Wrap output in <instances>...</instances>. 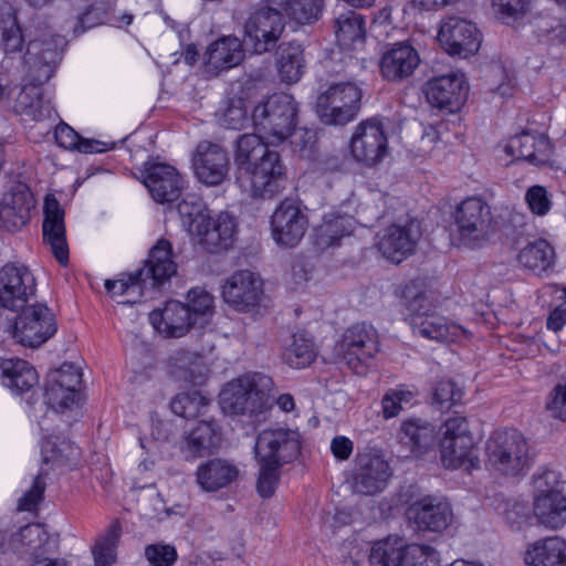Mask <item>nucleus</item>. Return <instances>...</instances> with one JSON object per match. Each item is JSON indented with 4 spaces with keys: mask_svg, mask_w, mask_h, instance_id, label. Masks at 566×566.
Wrapping results in <instances>:
<instances>
[{
    "mask_svg": "<svg viewBox=\"0 0 566 566\" xmlns=\"http://www.w3.org/2000/svg\"><path fill=\"white\" fill-rule=\"evenodd\" d=\"M27 304L15 311L20 313L14 318L12 334L23 346L39 347L56 333L55 316L44 304Z\"/></svg>",
    "mask_w": 566,
    "mask_h": 566,
    "instance_id": "6e6552de",
    "label": "nucleus"
},
{
    "mask_svg": "<svg viewBox=\"0 0 566 566\" xmlns=\"http://www.w3.org/2000/svg\"><path fill=\"white\" fill-rule=\"evenodd\" d=\"M258 463L283 465L295 460L301 452V436L287 428L266 429L255 441Z\"/></svg>",
    "mask_w": 566,
    "mask_h": 566,
    "instance_id": "f8f14e48",
    "label": "nucleus"
},
{
    "mask_svg": "<svg viewBox=\"0 0 566 566\" xmlns=\"http://www.w3.org/2000/svg\"><path fill=\"white\" fill-rule=\"evenodd\" d=\"M235 227V221L229 213H220L206 239V249L211 252L227 250L232 244Z\"/></svg>",
    "mask_w": 566,
    "mask_h": 566,
    "instance_id": "09e8293b",
    "label": "nucleus"
},
{
    "mask_svg": "<svg viewBox=\"0 0 566 566\" xmlns=\"http://www.w3.org/2000/svg\"><path fill=\"white\" fill-rule=\"evenodd\" d=\"M525 200L530 210L539 217L546 216L552 208V200L547 189L539 185L527 189Z\"/></svg>",
    "mask_w": 566,
    "mask_h": 566,
    "instance_id": "680f3d73",
    "label": "nucleus"
},
{
    "mask_svg": "<svg viewBox=\"0 0 566 566\" xmlns=\"http://www.w3.org/2000/svg\"><path fill=\"white\" fill-rule=\"evenodd\" d=\"M559 484V474L551 469H539L533 475L534 499L548 496L551 493H562L557 486Z\"/></svg>",
    "mask_w": 566,
    "mask_h": 566,
    "instance_id": "13d9d810",
    "label": "nucleus"
},
{
    "mask_svg": "<svg viewBox=\"0 0 566 566\" xmlns=\"http://www.w3.org/2000/svg\"><path fill=\"white\" fill-rule=\"evenodd\" d=\"M188 308L191 312L192 319L198 323L199 317L211 316L213 314V296L201 287H193L187 294Z\"/></svg>",
    "mask_w": 566,
    "mask_h": 566,
    "instance_id": "6e6d98bb",
    "label": "nucleus"
},
{
    "mask_svg": "<svg viewBox=\"0 0 566 566\" xmlns=\"http://www.w3.org/2000/svg\"><path fill=\"white\" fill-rule=\"evenodd\" d=\"M528 566H566V541L551 536L531 544L525 553Z\"/></svg>",
    "mask_w": 566,
    "mask_h": 566,
    "instance_id": "f704fd0d",
    "label": "nucleus"
},
{
    "mask_svg": "<svg viewBox=\"0 0 566 566\" xmlns=\"http://www.w3.org/2000/svg\"><path fill=\"white\" fill-rule=\"evenodd\" d=\"M324 0H286L284 9L289 15L302 24L312 23L322 14Z\"/></svg>",
    "mask_w": 566,
    "mask_h": 566,
    "instance_id": "603ef678",
    "label": "nucleus"
},
{
    "mask_svg": "<svg viewBox=\"0 0 566 566\" xmlns=\"http://www.w3.org/2000/svg\"><path fill=\"white\" fill-rule=\"evenodd\" d=\"M44 490L45 482L41 474H38L33 480L32 486L20 497L18 509L28 512L34 511L43 499Z\"/></svg>",
    "mask_w": 566,
    "mask_h": 566,
    "instance_id": "774afa93",
    "label": "nucleus"
},
{
    "mask_svg": "<svg viewBox=\"0 0 566 566\" xmlns=\"http://www.w3.org/2000/svg\"><path fill=\"white\" fill-rule=\"evenodd\" d=\"M307 227V214L293 199L281 201L271 217L272 238L281 247H296L306 233Z\"/></svg>",
    "mask_w": 566,
    "mask_h": 566,
    "instance_id": "2eb2a0df",
    "label": "nucleus"
},
{
    "mask_svg": "<svg viewBox=\"0 0 566 566\" xmlns=\"http://www.w3.org/2000/svg\"><path fill=\"white\" fill-rule=\"evenodd\" d=\"M389 476V464L381 457L371 453L358 454L353 474V490L361 495H374L386 488Z\"/></svg>",
    "mask_w": 566,
    "mask_h": 566,
    "instance_id": "b1692460",
    "label": "nucleus"
},
{
    "mask_svg": "<svg viewBox=\"0 0 566 566\" xmlns=\"http://www.w3.org/2000/svg\"><path fill=\"white\" fill-rule=\"evenodd\" d=\"M272 389L273 380L269 376L248 374L227 384L220 394V403L227 413L249 416L260 421L271 407Z\"/></svg>",
    "mask_w": 566,
    "mask_h": 566,
    "instance_id": "f03ea898",
    "label": "nucleus"
},
{
    "mask_svg": "<svg viewBox=\"0 0 566 566\" xmlns=\"http://www.w3.org/2000/svg\"><path fill=\"white\" fill-rule=\"evenodd\" d=\"M399 566H441L438 552L428 545H405Z\"/></svg>",
    "mask_w": 566,
    "mask_h": 566,
    "instance_id": "3c124183",
    "label": "nucleus"
},
{
    "mask_svg": "<svg viewBox=\"0 0 566 566\" xmlns=\"http://www.w3.org/2000/svg\"><path fill=\"white\" fill-rule=\"evenodd\" d=\"M171 375L184 382L200 386L207 379L208 369L201 356L187 350L177 352L169 361Z\"/></svg>",
    "mask_w": 566,
    "mask_h": 566,
    "instance_id": "ea45409f",
    "label": "nucleus"
},
{
    "mask_svg": "<svg viewBox=\"0 0 566 566\" xmlns=\"http://www.w3.org/2000/svg\"><path fill=\"white\" fill-rule=\"evenodd\" d=\"M249 185L245 186L253 198L272 199L285 189L286 171L275 150H269L262 159L254 163L247 174Z\"/></svg>",
    "mask_w": 566,
    "mask_h": 566,
    "instance_id": "4468645a",
    "label": "nucleus"
},
{
    "mask_svg": "<svg viewBox=\"0 0 566 566\" xmlns=\"http://www.w3.org/2000/svg\"><path fill=\"white\" fill-rule=\"evenodd\" d=\"M220 441L221 432L218 423L212 418L202 419L185 437L181 450L187 458L205 457L214 452Z\"/></svg>",
    "mask_w": 566,
    "mask_h": 566,
    "instance_id": "2f4dec72",
    "label": "nucleus"
},
{
    "mask_svg": "<svg viewBox=\"0 0 566 566\" xmlns=\"http://www.w3.org/2000/svg\"><path fill=\"white\" fill-rule=\"evenodd\" d=\"M43 212V240L50 247L59 263L65 265L69 262V245L66 242L64 210L53 196H46Z\"/></svg>",
    "mask_w": 566,
    "mask_h": 566,
    "instance_id": "bb28decb",
    "label": "nucleus"
},
{
    "mask_svg": "<svg viewBox=\"0 0 566 566\" xmlns=\"http://www.w3.org/2000/svg\"><path fill=\"white\" fill-rule=\"evenodd\" d=\"M34 208L35 199L29 186L12 182L0 199V223L8 231H18L30 221Z\"/></svg>",
    "mask_w": 566,
    "mask_h": 566,
    "instance_id": "aec40b11",
    "label": "nucleus"
},
{
    "mask_svg": "<svg viewBox=\"0 0 566 566\" xmlns=\"http://www.w3.org/2000/svg\"><path fill=\"white\" fill-rule=\"evenodd\" d=\"M438 40L449 54L463 57L476 53L482 42L476 25L457 15L447 17L441 22Z\"/></svg>",
    "mask_w": 566,
    "mask_h": 566,
    "instance_id": "f3484780",
    "label": "nucleus"
},
{
    "mask_svg": "<svg viewBox=\"0 0 566 566\" xmlns=\"http://www.w3.org/2000/svg\"><path fill=\"white\" fill-rule=\"evenodd\" d=\"M411 391L390 390L381 399L382 415L386 419L394 418L402 410L403 402H410Z\"/></svg>",
    "mask_w": 566,
    "mask_h": 566,
    "instance_id": "338daca9",
    "label": "nucleus"
},
{
    "mask_svg": "<svg viewBox=\"0 0 566 566\" xmlns=\"http://www.w3.org/2000/svg\"><path fill=\"white\" fill-rule=\"evenodd\" d=\"M45 397L48 403L54 409H65L73 405L76 400L77 394L63 388L60 384H55L48 377L45 385Z\"/></svg>",
    "mask_w": 566,
    "mask_h": 566,
    "instance_id": "bf43d9fd",
    "label": "nucleus"
},
{
    "mask_svg": "<svg viewBox=\"0 0 566 566\" xmlns=\"http://www.w3.org/2000/svg\"><path fill=\"white\" fill-rule=\"evenodd\" d=\"M398 438L400 443L408 447L415 457H421L433 447L436 431L429 422L408 419L401 423Z\"/></svg>",
    "mask_w": 566,
    "mask_h": 566,
    "instance_id": "e433bc0d",
    "label": "nucleus"
},
{
    "mask_svg": "<svg viewBox=\"0 0 566 566\" xmlns=\"http://www.w3.org/2000/svg\"><path fill=\"white\" fill-rule=\"evenodd\" d=\"M62 44L63 39L49 31L30 40L24 60L31 82L15 97L13 107L18 114L33 120L51 117L52 107L43 99L41 85L53 76Z\"/></svg>",
    "mask_w": 566,
    "mask_h": 566,
    "instance_id": "f257e3e1",
    "label": "nucleus"
},
{
    "mask_svg": "<svg viewBox=\"0 0 566 566\" xmlns=\"http://www.w3.org/2000/svg\"><path fill=\"white\" fill-rule=\"evenodd\" d=\"M379 335L366 323H357L348 327L338 344V352L346 365L359 374L364 366L379 352Z\"/></svg>",
    "mask_w": 566,
    "mask_h": 566,
    "instance_id": "9d476101",
    "label": "nucleus"
},
{
    "mask_svg": "<svg viewBox=\"0 0 566 566\" xmlns=\"http://www.w3.org/2000/svg\"><path fill=\"white\" fill-rule=\"evenodd\" d=\"M145 556L153 566H171L177 559V551L168 544H151L145 548Z\"/></svg>",
    "mask_w": 566,
    "mask_h": 566,
    "instance_id": "69168bd1",
    "label": "nucleus"
},
{
    "mask_svg": "<svg viewBox=\"0 0 566 566\" xmlns=\"http://www.w3.org/2000/svg\"><path fill=\"white\" fill-rule=\"evenodd\" d=\"M424 93L432 106L454 113L465 103L469 86L463 73L451 72L429 80Z\"/></svg>",
    "mask_w": 566,
    "mask_h": 566,
    "instance_id": "412c9836",
    "label": "nucleus"
},
{
    "mask_svg": "<svg viewBox=\"0 0 566 566\" xmlns=\"http://www.w3.org/2000/svg\"><path fill=\"white\" fill-rule=\"evenodd\" d=\"M354 231V219L349 216L328 214L315 228L313 234L314 245L324 251L338 245L342 238L350 235Z\"/></svg>",
    "mask_w": 566,
    "mask_h": 566,
    "instance_id": "58836bf2",
    "label": "nucleus"
},
{
    "mask_svg": "<svg viewBox=\"0 0 566 566\" xmlns=\"http://www.w3.org/2000/svg\"><path fill=\"white\" fill-rule=\"evenodd\" d=\"M460 241L467 247H476L488 240L492 224L490 206L478 197L461 201L453 213Z\"/></svg>",
    "mask_w": 566,
    "mask_h": 566,
    "instance_id": "1a4fd4ad",
    "label": "nucleus"
},
{
    "mask_svg": "<svg viewBox=\"0 0 566 566\" xmlns=\"http://www.w3.org/2000/svg\"><path fill=\"white\" fill-rule=\"evenodd\" d=\"M260 473L256 483V489L262 497H270L273 495L279 482V469L281 465L271 463H259Z\"/></svg>",
    "mask_w": 566,
    "mask_h": 566,
    "instance_id": "e2e57ef3",
    "label": "nucleus"
},
{
    "mask_svg": "<svg viewBox=\"0 0 566 566\" xmlns=\"http://www.w3.org/2000/svg\"><path fill=\"white\" fill-rule=\"evenodd\" d=\"M410 324L415 334L437 342H454L468 332L460 325L449 322L431 310L428 297L419 293L409 302Z\"/></svg>",
    "mask_w": 566,
    "mask_h": 566,
    "instance_id": "0eeeda50",
    "label": "nucleus"
},
{
    "mask_svg": "<svg viewBox=\"0 0 566 566\" xmlns=\"http://www.w3.org/2000/svg\"><path fill=\"white\" fill-rule=\"evenodd\" d=\"M419 238L420 230L417 223L392 224L378 234L377 247L387 260L400 263L413 253Z\"/></svg>",
    "mask_w": 566,
    "mask_h": 566,
    "instance_id": "a878e982",
    "label": "nucleus"
},
{
    "mask_svg": "<svg viewBox=\"0 0 566 566\" xmlns=\"http://www.w3.org/2000/svg\"><path fill=\"white\" fill-rule=\"evenodd\" d=\"M178 210L182 217L189 218V231L199 237L200 243L206 247V239L212 230L214 220L208 211L202 210V203L196 202L190 207L189 202L184 200L179 203Z\"/></svg>",
    "mask_w": 566,
    "mask_h": 566,
    "instance_id": "de8ad7c7",
    "label": "nucleus"
},
{
    "mask_svg": "<svg viewBox=\"0 0 566 566\" xmlns=\"http://www.w3.org/2000/svg\"><path fill=\"white\" fill-rule=\"evenodd\" d=\"M440 452L446 468L471 471L479 467L480 460L467 418L457 416L446 420Z\"/></svg>",
    "mask_w": 566,
    "mask_h": 566,
    "instance_id": "39448f33",
    "label": "nucleus"
},
{
    "mask_svg": "<svg viewBox=\"0 0 566 566\" xmlns=\"http://www.w3.org/2000/svg\"><path fill=\"white\" fill-rule=\"evenodd\" d=\"M144 185L158 203H170L179 199L185 179L177 169L167 164H154L146 170Z\"/></svg>",
    "mask_w": 566,
    "mask_h": 566,
    "instance_id": "393cba45",
    "label": "nucleus"
},
{
    "mask_svg": "<svg viewBox=\"0 0 566 566\" xmlns=\"http://www.w3.org/2000/svg\"><path fill=\"white\" fill-rule=\"evenodd\" d=\"M193 175L199 182L208 187H218L229 177L230 158L219 144L201 140L197 144L191 158Z\"/></svg>",
    "mask_w": 566,
    "mask_h": 566,
    "instance_id": "ddd939ff",
    "label": "nucleus"
},
{
    "mask_svg": "<svg viewBox=\"0 0 566 566\" xmlns=\"http://www.w3.org/2000/svg\"><path fill=\"white\" fill-rule=\"evenodd\" d=\"M335 35L339 46L347 50L363 44L365 39L364 19L352 10L338 13L335 19Z\"/></svg>",
    "mask_w": 566,
    "mask_h": 566,
    "instance_id": "37998d69",
    "label": "nucleus"
},
{
    "mask_svg": "<svg viewBox=\"0 0 566 566\" xmlns=\"http://www.w3.org/2000/svg\"><path fill=\"white\" fill-rule=\"evenodd\" d=\"M276 65L280 77L286 83H296L304 72L303 49L297 42H287L276 50Z\"/></svg>",
    "mask_w": 566,
    "mask_h": 566,
    "instance_id": "a19ab883",
    "label": "nucleus"
},
{
    "mask_svg": "<svg viewBox=\"0 0 566 566\" xmlns=\"http://www.w3.org/2000/svg\"><path fill=\"white\" fill-rule=\"evenodd\" d=\"M0 370L3 385L17 395L29 391L39 382L36 370L23 359H3Z\"/></svg>",
    "mask_w": 566,
    "mask_h": 566,
    "instance_id": "c9c22d12",
    "label": "nucleus"
},
{
    "mask_svg": "<svg viewBox=\"0 0 566 566\" xmlns=\"http://www.w3.org/2000/svg\"><path fill=\"white\" fill-rule=\"evenodd\" d=\"M419 51L410 41L387 45L379 59L381 77L390 83H402L410 78L420 66Z\"/></svg>",
    "mask_w": 566,
    "mask_h": 566,
    "instance_id": "a211bd4d",
    "label": "nucleus"
},
{
    "mask_svg": "<svg viewBox=\"0 0 566 566\" xmlns=\"http://www.w3.org/2000/svg\"><path fill=\"white\" fill-rule=\"evenodd\" d=\"M153 327L163 336L182 337L196 323L190 310L179 301H168L163 308L154 310L149 314Z\"/></svg>",
    "mask_w": 566,
    "mask_h": 566,
    "instance_id": "cd10ccee",
    "label": "nucleus"
},
{
    "mask_svg": "<svg viewBox=\"0 0 566 566\" xmlns=\"http://www.w3.org/2000/svg\"><path fill=\"white\" fill-rule=\"evenodd\" d=\"M485 464L494 474L522 476L532 467V455L526 438L515 429L494 431L485 443Z\"/></svg>",
    "mask_w": 566,
    "mask_h": 566,
    "instance_id": "7ed1b4c3",
    "label": "nucleus"
},
{
    "mask_svg": "<svg viewBox=\"0 0 566 566\" xmlns=\"http://www.w3.org/2000/svg\"><path fill=\"white\" fill-rule=\"evenodd\" d=\"M48 377L55 381V384H60L63 388L70 389L78 395L82 373L73 364H63L59 369L51 371Z\"/></svg>",
    "mask_w": 566,
    "mask_h": 566,
    "instance_id": "052dcab7",
    "label": "nucleus"
},
{
    "mask_svg": "<svg viewBox=\"0 0 566 566\" xmlns=\"http://www.w3.org/2000/svg\"><path fill=\"white\" fill-rule=\"evenodd\" d=\"M269 150L270 148L260 135L244 134L237 139L234 164L238 169L237 182H239L241 187H245L242 181V174H248L254 166V163L262 159L264 154Z\"/></svg>",
    "mask_w": 566,
    "mask_h": 566,
    "instance_id": "4c0bfd02",
    "label": "nucleus"
},
{
    "mask_svg": "<svg viewBox=\"0 0 566 566\" xmlns=\"http://www.w3.org/2000/svg\"><path fill=\"white\" fill-rule=\"evenodd\" d=\"M407 515L418 530L436 533L448 528L453 521L451 504L447 499L437 495L416 501L408 507Z\"/></svg>",
    "mask_w": 566,
    "mask_h": 566,
    "instance_id": "4be33fe9",
    "label": "nucleus"
},
{
    "mask_svg": "<svg viewBox=\"0 0 566 566\" xmlns=\"http://www.w3.org/2000/svg\"><path fill=\"white\" fill-rule=\"evenodd\" d=\"M361 90L354 82H339L319 94L316 101L317 114L326 125H345L352 122L360 109Z\"/></svg>",
    "mask_w": 566,
    "mask_h": 566,
    "instance_id": "423d86ee",
    "label": "nucleus"
},
{
    "mask_svg": "<svg viewBox=\"0 0 566 566\" xmlns=\"http://www.w3.org/2000/svg\"><path fill=\"white\" fill-rule=\"evenodd\" d=\"M238 474L239 470L233 463L216 458L198 467L196 481L203 491L217 492L234 482Z\"/></svg>",
    "mask_w": 566,
    "mask_h": 566,
    "instance_id": "473e14b6",
    "label": "nucleus"
},
{
    "mask_svg": "<svg viewBox=\"0 0 566 566\" xmlns=\"http://www.w3.org/2000/svg\"><path fill=\"white\" fill-rule=\"evenodd\" d=\"M209 407V399L199 391L178 394L170 402L172 412L185 419L206 416Z\"/></svg>",
    "mask_w": 566,
    "mask_h": 566,
    "instance_id": "49530a36",
    "label": "nucleus"
},
{
    "mask_svg": "<svg viewBox=\"0 0 566 566\" xmlns=\"http://www.w3.org/2000/svg\"><path fill=\"white\" fill-rule=\"evenodd\" d=\"M282 358L285 364L293 368L310 366L316 358L313 339L301 333L294 334L291 344L284 348Z\"/></svg>",
    "mask_w": 566,
    "mask_h": 566,
    "instance_id": "c03bdc74",
    "label": "nucleus"
},
{
    "mask_svg": "<svg viewBox=\"0 0 566 566\" xmlns=\"http://www.w3.org/2000/svg\"><path fill=\"white\" fill-rule=\"evenodd\" d=\"M262 295V280L249 270L234 272L222 285L224 302L239 312L254 308Z\"/></svg>",
    "mask_w": 566,
    "mask_h": 566,
    "instance_id": "5701e85b",
    "label": "nucleus"
},
{
    "mask_svg": "<svg viewBox=\"0 0 566 566\" xmlns=\"http://www.w3.org/2000/svg\"><path fill=\"white\" fill-rule=\"evenodd\" d=\"M494 10L504 21L518 20L528 10L530 0H492Z\"/></svg>",
    "mask_w": 566,
    "mask_h": 566,
    "instance_id": "0e129e2a",
    "label": "nucleus"
},
{
    "mask_svg": "<svg viewBox=\"0 0 566 566\" xmlns=\"http://www.w3.org/2000/svg\"><path fill=\"white\" fill-rule=\"evenodd\" d=\"M244 59L241 41L235 36H222L212 42L203 54L206 72L218 75L239 65Z\"/></svg>",
    "mask_w": 566,
    "mask_h": 566,
    "instance_id": "c85d7f7f",
    "label": "nucleus"
},
{
    "mask_svg": "<svg viewBox=\"0 0 566 566\" xmlns=\"http://www.w3.org/2000/svg\"><path fill=\"white\" fill-rule=\"evenodd\" d=\"M297 112V104L292 95L277 93L254 107L251 120L260 134L281 143L296 127Z\"/></svg>",
    "mask_w": 566,
    "mask_h": 566,
    "instance_id": "20e7f679",
    "label": "nucleus"
},
{
    "mask_svg": "<svg viewBox=\"0 0 566 566\" xmlns=\"http://www.w3.org/2000/svg\"><path fill=\"white\" fill-rule=\"evenodd\" d=\"M505 151L515 159L526 160L534 165H543L549 158L551 143L543 135L534 136L523 133L510 139L505 146Z\"/></svg>",
    "mask_w": 566,
    "mask_h": 566,
    "instance_id": "72a5a7b5",
    "label": "nucleus"
},
{
    "mask_svg": "<svg viewBox=\"0 0 566 566\" xmlns=\"http://www.w3.org/2000/svg\"><path fill=\"white\" fill-rule=\"evenodd\" d=\"M249 122L245 102L240 98H230L219 113V123L228 129H243Z\"/></svg>",
    "mask_w": 566,
    "mask_h": 566,
    "instance_id": "864d4df0",
    "label": "nucleus"
},
{
    "mask_svg": "<svg viewBox=\"0 0 566 566\" xmlns=\"http://www.w3.org/2000/svg\"><path fill=\"white\" fill-rule=\"evenodd\" d=\"M177 272V265L172 259V248L169 241L161 239L150 250L146 264L137 271V276L143 279V284L156 287Z\"/></svg>",
    "mask_w": 566,
    "mask_h": 566,
    "instance_id": "c756f323",
    "label": "nucleus"
},
{
    "mask_svg": "<svg viewBox=\"0 0 566 566\" xmlns=\"http://www.w3.org/2000/svg\"><path fill=\"white\" fill-rule=\"evenodd\" d=\"M387 149V134L378 119H368L356 126L350 139V151L357 161L374 166L385 157Z\"/></svg>",
    "mask_w": 566,
    "mask_h": 566,
    "instance_id": "6ab92c4d",
    "label": "nucleus"
},
{
    "mask_svg": "<svg viewBox=\"0 0 566 566\" xmlns=\"http://www.w3.org/2000/svg\"><path fill=\"white\" fill-rule=\"evenodd\" d=\"M285 29L283 14L271 7L256 8L249 15L244 25L247 44L258 54L272 50Z\"/></svg>",
    "mask_w": 566,
    "mask_h": 566,
    "instance_id": "9b49d317",
    "label": "nucleus"
},
{
    "mask_svg": "<svg viewBox=\"0 0 566 566\" xmlns=\"http://www.w3.org/2000/svg\"><path fill=\"white\" fill-rule=\"evenodd\" d=\"M534 514L546 527L556 530L566 523V497L562 493L535 497Z\"/></svg>",
    "mask_w": 566,
    "mask_h": 566,
    "instance_id": "79ce46f5",
    "label": "nucleus"
},
{
    "mask_svg": "<svg viewBox=\"0 0 566 566\" xmlns=\"http://www.w3.org/2000/svg\"><path fill=\"white\" fill-rule=\"evenodd\" d=\"M45 533L39 524H28L12 534L11 544L15 549H35L44 542Z\"/></svg>",
    "mask_w": 566,
    "mask_h": 566,
    "instance_id": "4d7b16f0",
    "label": "nucleus"
},
{
    "mask_svg": "<svg viewBox=\"0 0 566 566\" xmlns=\"http://www.w3.org/2000/svg\"><path fill=\"white\" fill-rule=\"evenodd\" d=\"M515 260L523 270L536 276L545 277L554 270L556 253L554 247L547 240L538 239L522 248Z\"/></svg>",
    "mask_w": 566,
    "mask_h": 566,
    "instance_id": "7c9ffc66",
    "label": "nucleus"
},
{
    "mask_svg": "<svg viewBox=\"0 0 566 566\" xmlns=\"http://www.w3.org/2000/svg\"><path fill=\"white\" fill-rule=\"evenodd\" d=\"M35 277L25 265L9 263L0 269V307L17 311L35 295Z\"/></svg>",
    "mask_w": 566,
    "mask_h": 566,
    "instance_id": "dca6fc26",
    "label": "nucleus"
},
{
    "mask_svg": "<svg viewBox=\"0 0 566 566\" xmlns=\"http://www.w3.org/2000/svg\"><path fill=\"white\" fill-rule=\"evenodd\" d=\"M403 541L398 536H388L377 541L370 548L369 562L371 566H399Z\"/></svg>",
    "mask_w": 566,
    "mask_h": 566,
    "instance_id": "a18cd8bd",
    "label": "nucleus"
},
{
    "mask_svg": "<svg viewBox=\"0 0 566 566\" xmlns=\"http://www.w3.org/2000/svg\"><path fill=\"white\" fill-rule=\"evenodd\" d=\"M142 283L143 279L137 276V272L129 275L127 279L119 280H107L105 282V289L113 294V296H129L125 300L118 301L122 304H133L137 301V297L142 295Z\"/></svg>",
    "mask_w": 566,
    "mask_h": 566,
    "instance_id": "5fc2aeb1",
    "label": "nucleus"
},
{
    "mask_svg": "<svg viewBox=\"0 0 566 566\" xmlns=\"http://www.w3.org/2000/svg\"><path fill=\"white\" fill-rule=\"evenodd\" d=\"M122 527L115 521L93 548L95 566H111L116 559V547L120 538Z\"/></svg>",
    "mask_w": 566,
    "mask_h": 566,
    "instance_id": "8fccbe9b",
    "label": "nucleus"
}]
</instances>
